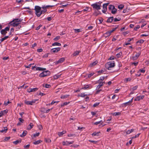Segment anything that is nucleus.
Wrapping results in <instances>:
<instances>
[{
  "label": "nucleus",
  "instance_id": "f257e3e1",
  "mask_svg": "<svg viewBox=\"0 0 149 149\" xmlns=\"http://www.w3.org/2000/svg\"><path fill=\"white\" fill-rule=\"evenodd\" d=\"M42 7L39 6H36L35 7L34 10L35 11V14L38 17H39L42 14H44L46 12L47 10L45 9L41 10Z\"/></svg>",
  "mask_w": 149,
  "mask_h": 149
},
{
  "label": "nucleus",
  "instance_id": "f03ea898",
  "mask_svg": "<svg viewBox=\"0 0 149 149\" xmlns=\"http://www.w3.org/2000/svg\"><path fill=\"white\" fill-rule=\"evenodd\" d=\"M115 66V63L114 61H111L107 62L105 65V67L109 70H111V68L114 67Z\"/></svg>",
  "mask_w": 149,
  "mask_h": 149
},
{
  "label": "nucleus",
  "instance_id": "7ed1b4c3",
  "mask_svg": "<svg viewBox=\"0 0 149 149\" xmlns=\"http://www.w3.org/2000/svg\"><path fill=\"white\" fill-rule=\"evenodd\" d=\"M50 72L48 70H47L42 72L40 73L39 75V76L40 77H44L50 75Z\"/></svg>",
  "mask_w": 149,
  "mask_h": 149
},
{
  "label": "nucleus",
  "instance_id": "20e7f679",
  "mask_svg": "<svg viewBox=\"0 0 149 149\" xmlns=\"http://www.w3.org/2000/svg\"><path fill=\"white\" fill-rule=\"evenodd\" d=\"M38 100L37 99L33 100L31 101H27L26 100L24 101V103L27 105H33Z\"/></svg>",
  "mask_w": 149,
  "mask_h": 149
},
{
  "label": "nucleus",
  "instance_id": "39448f33",
  "mask_svg": "<svg viewBox=\"0 0 149 149\" xmlns=\"http://www.w3.org/2000/svg\"><path fill=\"white\" fill-rule=\"evenodd\" d=\"M97 83H99V85L96 87V90H98L105 84V82L100 81H97Z\"/></svg>",
  "mask_w": 149,
  "mask_h": 149
},
{
  "label": "nucleus",
  "instance_id": "423d86ee",
  "mask_svg": "<svg viewBox=\"0 0 149 149\" xmlns=\"http://www.w3.org/2000/svg\"><path fill=\"white\" fill-rule=\"evenodd\" d=\"M92 88L91 84L84 85V86L81 88V89L88 90L91 89Z\"/></svg>",
  "mask_w": 149,
  "mask_h": 149
},
{
  "label": "nucleus",
  "instance_id": "0eeeda50",
  "mask_svg": "<svg viewBox=\"0 0 149 149\" xmlns=\"http://www.w3.org/2000/svg\"><path fill=\"white\" fill-rule=\"evenodd\" d=\"M91 6L93 8H95L97 10H100L101 9L100 6L97 4L96 3L93 4Z\"/></svg>",
  "mask_w": 149,
  "mask_h": 149
},
{
  "label": "nucleus",
  "instance_id": "6e6552de",
  "mask_svg": "<svg viewBox=\"0 0 149 149\" xmlns=\"http://www.w3.org/2000/svg\"><path fill=\"white\" fill-rule=\"evenodd\" d=\"M109 3H104L103 5V9L102 10V12L105 13L107 11V7L109 5Z\"/></svg>",
  "mask_w": 149,
  "mask_h": 149
},
{
  "label": "nucleus",
  "instance_id": "1a4fd4ad",
  "mask_svg": "<svg viewBox=\"0 0 149 149\" xmlns=\"http://www.w3.org/2000/svg\"><path fill=\"white\" fill-rule=\"evenodd\" d=\"M61 48L60 47H57L52 48L51 49V52L54 53H57L58 52L60 51Z\"/></svg>",
  "mask_w": 149,
  "mask_h": 149
},
{
  "label": "nucleus",
  "instance_id": "9d476101",
  "mask_svg": "<svg viewBox=\"0 0 149 149\" xmlns=\"http://www.w3.org/2000/svg\"><path fill=\"white\" fill-rule=\"evenodd\" d=\"M38 90V88H29L27 89V92L28 93H30L33 92H35Z\"/></svg>",
  "mask_w": 149,
  "mask_h": 149
},
{
  "label": "nucleus",
  "instance_id": "9b49d317",
  "mask_svg": "<svg viewBox=\"0 0 149 149\" xmlns=\"http://www.w3.org/2000/svg\"><path fill=\"white\" fill-rule=\"evenodd\" d=\"M144 95L138 96L135 98L134 99V100L135 101H140V100L143 99L144 98Z\"/></svg>",
  "mask_w": 149,
  "mask_h": 149
},
{
  "label": "nucleus",
  "instance_id": "f8f14e48",
  "mask_svg": "<svg viewBox=\"0 0 149 149\" xmlns=\"http://www.w3.org/2000/svg\"><path fill=\"white\" fill-rule=\"evenodd\" d=\"M19 24V23H16L13 22H11L10 23V24L13 25L14 27H17Z\"/></svg>",
  "mask_w": 149,
  "mask_h": 149
},
{
  "label": "nucleus",
  "instance_id": "ddd939ff",
  "mask_svg": "<svg viewBox=\"0 0 149 149\" xmlns=\"http://www.w3.org/2000/svg\"><path fill=\"white\" fill-rule=\"evenodd\" d=\"M54 6V5H43L42 6V8L43 9H46L47 8H48L49 7H53Z\"/></svg>",
  "mask_w": 149,
  "mask_h": 149
},
{
  "label": "nucleus",
  "instance_id": "4468645a",
  "mask_svg": "<svg viewBox=\"0 0 149 149\" xmlns=\"http://www.w3.org/2000/svg\"><path fill=\"white\" fill-rule=\"evenodd\" d=\"M100 132H94L92 134V135L93 136H98L100 135Z\"/></svg>",
  "mask_w": 149,
  "mask_h": 149
},
{
  "label": "nucleus",
  "instance_id": "2eb2a0df",
  "mask_svg": "<svg viewBox=\"0 0 149 149\" xmlns=\"http://www.w3.org/2000/svg\"><path fill=\"white\" fill-rule=\"evenodd\" d=\"M65 60L64 58L63 57L60 58L56 62V64L60 63L63 62Z\"/></svg>",
  "mask_w": 149,
  "mask_h": 149
},
{
  "label": "nucleus",
  "instance_id": "dca6fc26",
  "mask_svg": "<svg viewBox=\"0 0 149 149\" xmlns=\"http://www.w3.org/2000/svg\"><path fill=\"white\" fill-rule=\"evenodd\" d=\"M8 110L7 109H6L3 111H1L0 112V114H1L2 116L4 115H5L8 112Z\"/></svg>",
  "mask_w": 149,
  "mask_h": 149
},
{
  "label": "nucleus",
  "instance_id": "f3484780",
  "mask_svg": "<svg viewBox=\"0 0 149 149\" xmlns=\"http://www.w3.org/2000/svg\"><path fill=\"white\" fill-rule=\"evenodd\" d=\"M33 126V124L32 123H30L29 125H28L27 127V130H30Z\"/></svg>",
  "mask_w": 149,
  "mask_h": 149
},
{
  "label": "nucleus",
  "instance_id": "a211bd4d",
  "mask_svg": "<svg viewBox=\"0 0 149 149\" xmlns=\"http://www.w3.org/2000/svg\"><path fill=\"white\" fill-rule=\"evenodd\" d=\"M8 130L7 128L6 127H5L3 128L1 130H0V132L1 133H6Z\"/></svg>",
  "mask_w": 149,
  "mask_h": 149
},
{
  "label": "nucleus",
  "instance_id": "6ab92c4d",
  "mask_svg": "<svg viewBox=\"0 0 149 149\" xmlns=\"http://www.w3.org/2000/svg\"><path fill=\"white\" fill-rule=\"evenodd\" d=\"M70 96L69 95H62L61 96V98L63 99H66L68 98Z\"/></svg>",
  "mask_w": 149,
  "mask_h": 149
},
{
  "label": "nucleus",
  "instance_id": "aec40b11",
  "mask_svg": "<svg viewBox=\"0 0 149 149\" xmlns=\"http://www.w3.org/2000/svg\"><path fill=\"white\" fill-rule=\"evenodd\" d=\"M113 17H109L107 19V22H111L113 20Z\"/></svg>",
  "mask_w": 149,
  "mask_h": 149
},
{
  "label": "nucleus",
  "instance_id": "412c9836",
  "mask_svg": "<svg viewBox=\"0 0 149 149\" xmlns=\"http://www.w3.org/2000/svg\"><path fill=\"white\" fill-rule=\"evenodd\" d=\"M27 132V131L26 130L24 131L22 134L20 135V136L22 137H24L26 135Z\"/></svg>",
  "mask_w": 149,
  "mask_h": 149
},
{
  "label": "nucleus",
  "instance_id": "4be33fe9",
  "mask_svg": "<svg viewBox=\"0 0 149 149\" xmlns=\"http://www.w3.org/2000/svg\"><path fill=\"white\" fill-rule=\"evenodd\" d=\"M97 63V61H95L94 62L91 63L89 65V66L92 67L93 66L95 65Z\"/></svg>",
  "mask_w": 149,
  "mask_h": 149
},
{
  "label": "nucleus",
  "instance_id": "5701e85b",
  "mask_svg": "<svg viewBox=\"0 0 149 149\" xmlns=\"http://www.w3.org/2000/svg\"><path fill=\"white\" fill-rule=\"evenodd\" d=\"M66 132V131H64L61 132H58V135L59 136H61L63 134H65Z\"/></svg>",
  "mask_w": 149,
  "mask_h": 149
},
{
  "label": "nucleus",
  "instance_id": "b1692460",
  "mask_svg": "<svg viewBox=\"0 0 149 149\" xmlns=\"http://www.w3.org/2000/svg\"><path fill=\"white\" fill-rule=\"evenodd\" d=\"M103 123V121L102 120H101L100 121L96 122L94 123H93V124H94L95 125H97L99 124H100V125H102V124Z\"/></svg>",
  "mask_w": 149,
  "mask_h": 149
},
{
  "label": "nucleus",
  "instance_id": "393cba45",
  "mask_svg": "<svg viewBox=\"0 0 149 149\" xmlns=\"http://www.w3.org/2000/svg\"><path fill=\"white\" fill-rule=\"evenodd\" d=\"M61 75V74H56L55 75L54 77V78L55 79H58V78L60 77Z\"/></svg>",
  "mask_w": 149,
  "mask_h": 149
},
{
  "label": "nucleus",
  "instance_id": "a878e982",
  "mask_svg": "<svg viewBox=\"0 0 149 149\" xmlns=\"http://www.w3.org/2000/svg\"><path fill=\"white\" fill-rule=\"evenodd\" d=\"M42 141L40 140H39L38 141H36L35 142H33V144L37 145L39 144Z\"/></svg>",
  "mask_w": 149,
  "mask_h": 149
},
{
  "label": "nucleus",
  "instance_id": "bb28decb",
  "mask_svg": "<svg viewBox=\"0 0 149 149\" xmlns=\"http://www.w3.org/2000/svg\"><path fill=\"white\" fill-rule=\"evenodd\" d=\"M88 95V94H85V93H81L80 95H78V96L79 97H84L85 96H86L87 95Z\"/></svg>",
  "mask_w": 149,
  "mask_h": 149
},
{
  "label": "nucleus",
  "instance_id": "cd10ccee",
  "mask_svg": "<svg viewBox=\"0 0 149 149\" xmlns=\"http://www.w3.org/2000/svg\"><path fill=\"white\" fill-rule=\"evenodd\" d=\"M80 51H75L72 54L73 56H75L78 55Z\"/></svg>",
  "mask_w": 149,
  "mask_h": 149
},
{
  "label": "nucleus",
  "instance_id": "c85d7f7f",
  "mask_svg": "<svg viewBox=\"0 0 149 149\" xmlns=\"http://www.w3.org/2000/svg\"><path fill=\"white\" fill-rule=\"evenodd\" d=\"M134 130V129H131V130H128L126 132V134H130V133L132 132Z\"/></svg>",
  "mask_w": 149,
  "mask_h": 149
},
{
  "label": "nucleus",
  "instance_id": "c756f323",
  "mask_svg": "<svg viewBox=\"0 0 149 149\" xmlns=\"http://www.w3.org/2000/svg\"><path fill=\"white\" fill-rule=\"evenodd\" d=\"M131 80V79L130 77L126 78L124 79V81L125 83H126L128 81H130Z\"/></svg>",
  "mask_w": 149,
  "mask_h": 149
},
{
  "label": "nucleus",
  "instance_id": "7c9ffc66",
  "mask_svg": "<svg viewBox=\"0 0 149 149\" xmlns=\"http://www.w3.org/2000/svg\"><path fill=\"white\" fill-rule=\"evenodd\" d=\"M61 45V44L60 43H58L57 42H55L52 44V46H60Z\"/></svg>",
  "mask_w": 149,
  "mask_h": 149
},
{
  "label": "nucleus",
  "instance_id": "2f4dec72",
  "mask_svg": "<svg viewBox=\"0 0 149 149\" xmlns=\"http://www.w3.org/2000/svg\"><path fill=\"white\" fill-rule=\"evenodd\" d=\"M8 37V36H6L4 37V38H2L1 39H0L1 42H0V43L1 42L7 39Z\"/></svg>",
  "mask_w": 149,
  "mask_h": 149
},
{
  "label": "nucleus",
  "instance_id": "473e14b6",
  "mask_svg": "<svg viewBox=\"0 0 149 149\" xmlns=\"http://www.w3.org/2000/svg\"><path fill=\"white\" fill-rule=\"evenodd\" d=\"M113 8H114V6L113 5H109L108 8L109 10L111 11Z\"/></svg>",
  "mask_w": 149,
  "mask_h": 149
},
{
  "label": "nucleus",
  "instance_id": "72a5a7b5",
  "mask_svg": "<svg viewBox=\"0 0 149 149\" xmlns=\"http://www.w3.org/2000/svg\"><path fill=\"white\" fill-rule=\"evenodd\" d=\"M20 21H21V20L20 19L17 18L13 19L12 22H15L16 23H18V22Z\"/></svg>",
  "mask_w": 149,
  "mask_h": 149
},
{
  "label": "nucleus",
  "instance_id": "f704fd0d",
  "mask_svg": "<svg viewBox=\"0 0 149 149\" xmlns=\"http://www.w3.org/2000/svg\"><path fill=\"white\" fill-rule=\"evenodd\" d=\"M116 9L114 7V8H113V9L111 10V12L112 13L114 14L116 13Z\"/></svg>",
  "mask_w": 149,
  "mask_h": 149
},
{
  "label": "nucleus",
  "instance_id": "c9c22d12",
  "mask_svg": "<svg viewBox=\"0 0 149 149\" xmlns=\"http://www.w3.org/2000/svg\"><path fill=\"white\" fill-rule=\"evenodd\" d=\"M1 33L2 34L5 35L6 33V32L4 29H2L1 31Z\"/></svg>",
  "mask_w": 149,
  "mask_h": 149
},
{
  "label": "nucleus",
  "instance_id": "e433bc0d",
  "mask_svg": "<svg viewBox=\"0 0 149 149\" xmlns=\"http://www.w3.org/2000/svg\"><path fill=\"white\" fill-rule=\"evenodd\" d=\"M122 52H120L119 53L116 54V56L118 58H119L122 56Z\"/></svg>",
  "mask_w": 149,
  "mask_h": 149
},
{
  "label": "nucleus",
  "instance_id": "4c0bfd02",
  "mask_svg": "<svg viewBox=\"0 0 149 149\" xmlns=\"http://www.w3.org/2000/svg\"><path fill=\"white\" fill-rule=\"evenodd\" d=\"M21 142V140H16L15 141H14L13 142V143L17 145L19 143H20Z\"/></svg>",
  "mask_w": 149,
  "mask_h": 149
},
{
  "label": "nucleus",
  "instance_id": "58836bf2",
  "mask_svg": "<svg viewBox=\"0 0 149 149\" xmlns=\"http://www.w3.org/2000/svg\"><path fill=\"white\" fill-rule=\"evenodd\" d=\"M74 30L75 33H79L81 31L80 29H74Z\"/></svg>",
  "mask_w": 149,
  "mask_h": 149
},
{
  "label": "nucleus",
  "instance_id": "ea45409f",
  "mask_svg": "<svg viewBox=\"0 0 149 149\" xmlns=\"http://www.w3.org/2000/svg\"><path fill=\"white\" fill-rule=\"evenodd\" d=\"M116 27L115 28H113L111 30L109 31L110 32H111V33L113 32V31H115L118 27V25H116Z\"/></svg>",
  "mask_w": 149,
  "mask_h": 149
},
{
  "label": "nucleus",
  "instance_id": "a19ab883",
  "mask_svg": "<svg viewBox=\"0 0 149 149\" xmlns=\"http://www.w3.org/2000/svg\"><path fill=\"white\" fill-rule=\"evenodd\" d=\"M124 7V5L123 4H120L118 6V8L120 10L122 9Z\"/></svg>",
  "mask_w": 149,
  "mask_h": 149
},
{
  "label": "nucleus",
  "instance_id": "79ce46f5",
  "mask_svg": "<svg viewBox=\"0 0 149 149\" xmlns=\"http://www.w3.org/2000/svg\"><path fill=\"white\" fill-rule=\"evenodd\" d=\"M69 103H70V102H65L64 103H62V104H61V107H63L65 105H66L68 104Z\"/></svg>",
  "mask_w": 149,
  "mask_h": 149
},
{
  "label": "nucleus",
  "instance_id": "37998d69",
  "mask_svg": "<svg viewBox=\"0 0 149 149\" xmlns=\"http://www.w3.org/2000/svg\"><path fill=\"white\" fill-rule=\"evenodd\" d=\"M63 146H68V141H63Z\"/></svg>",
  "mask_w": 149,
  "mask_h": 149
},
{
  "label": "nucleus",
  "instance_id": "c03bdc74",
  "mask_svg": "<svg viewBox=\"0 0 149 149\" xmlns=\"http://www.w3.org/2000/svg\"><path fill=\"white\" fill-rule=\"evenodd\" d=\"M43 87H45L46 88H49L50 87H51V85L49 84H46L45 85V86H44V85H43Z\"/></svg>",
  "mask_w": 149,
  "mask_h": 149
},
{
  "label": "nucleus",
  "instance_id": "a18cd8bd",
  "mask_svg": "<svg viewBox=\"0 0 149 149\" xmlns=\"http://www.w3.org/2000/svg\"><path fill=\"white\" fill-rule=\"evenodd\" d=\"M140 26L139 25H137L136 26H135L134 28V31H137L138 29H139Z\"/></svg>",
  "mask_w": 149,
  "mask_h": 149
},
{
  "label": "nucleus",
  "instance_id": "49530a36",
  "mask_svg": "<svg viewBox=\"0 0 149 149\" xmlns=\"http://www.w3.org/2000/svg\"><path fill=\"white\" fill-rule=\"evenodd\" d=\"M40 135V133L39 132H36L35 134H33V137H36V136H39Z\"/></svg>",
  "mask_w": 149,
  "mask_h": 149
},
{
  "label": "nucleus",
  "instance_id": "de8ad7c7",
  "mask_svg": "<svg viewBox=\"0 0 149 149\" xmlns=\"http://www.w3.org/2000/svg\"><path fill=\"white\" fill-rule=\"evenodd\" d=\"M36 70L39 71H42L43 70V69L41 67H36Z\"/></svg>",
  "mask_w": 149,
  "mask_h": 149
},
{
  "label": "nucleus",
  "instance_id": "09e8293b",
  "mask_svg": "<svg viewBox=\"0 0 149 149\" xmlns=\"http://www.w3.org/2000/svg\"><path fill=\"white\" fill-rule=\"evenodd\" d=\"M144 42V40L142 39H141L137 42L136 43H142Z\"/></svg>",
  "mask_w": 149,
  "mask_h": 149
},
{
  "label": "nucleus",
  "instance_id": "8fccbe9b",
  "mask_svg": "<svg viewBox=\"0 0 149 149\" xmlns=\"http://www.w3.org/2000/svg\"><path fill=\"white\" fill-rule=\"evenodd\" d=\"M141 54V52H139L138 53H136V54L135 55V56L137 58H138V57Z\"/></svg>",
  "mask_w": 149,
  "mask_h": 149
},
{
  "label": "nucleus",
  "instance_id": "3c124183",
  "mask_svg": "<svg viewBox=\"0 0 149 149\" xmlns=\"http://www.w3.org/2000/svg\"><path fill=\"white\" fill-rule=\"evenodd\" d=\"M89 141L90 142L92 143H93L94 144H96L97 143V141H95L91 140H89Z\"/></svg>",
  "mask_w": 149,
  "mask_h": 149
},
{
  "label": "nucleus",
  "instance_id": "603ef678",
  "mask_svg": "<svg viewBox=\"0 0 149 149\" xmlns=\"http://www.w3.org/2000/svg\"><path fill=\"white\" fill-rule=\"evenodd\" d=\"M60 36H57L54 39V41H57L59 39Z\"/></svg>",
  "mask_w": 149,
  "mask_h": 149
},
{
  "label": "nucleus",
  "instance_id": "864d4df0",
  "mask_svg": "<svg viewBox=\"0 0 149 149\" xmlns=\"http://www.w3.org/2000/svg\"><path fill=\"white\" fill-rule=\"evenodd\" d=\"M68 137H71V136H75V135L74 134H69L68 135Z\"/></svg>",
  "mask_w": 149,
  "mask_h": 149
},
{
  "label": "nucleus",
  "instance_id": "5fc2aeb1",
  "mask_svg": "<svg viewBox=\"0 0 149 149\" xmlns=\"http://www.w3.org/2000/svg\"><path fill=\"white\" fill-rule=\"evenodd\" d=\"M121 19L120 18L118 19L117 18H115L113 19V21L114 22H116L120 21V20Z\"/></svg>",
  "mask_w": 149,
  "mask_h": 149
},
{
  "label": "nucleus",
  "instance_id": "6e6d98bb",
  "mask_svg": "<svg viewBox=\"0 0 149 149\" xmlns=\"http://www.w3.org/2000/svg\"><path fill=\"white\" fill-rule=\"evenodd\" d=\"M111 33L110 32V31H108L107 32L105 33V34L107 36H109L110 35Z\"/></svg>",
  "mask_w": 149,
  "mask_h": 149
},
{
  "label": "nucleus",
  "instance_id": "4d7b16f0",
  "mask_svg": "<svg viewBox=\"0 0 149 149\" xmlns=\"http://www.w3.org/2000/svg\"><path fill=\"white\" fill-rule=\"evenodd\" d=\"M100 104V102H97L95 103L93 105V107H96L98 105Z\"/></svg>",
  "mask_w": 149,
  "mask_h": 149
},
{
  "label": "nucleus",
  "instance_id": "13d9d810",
  "mask_svg": "<svg viewBox=\"0 0 149 149\" xmlns=\"http://www.w3.org/2000/svg\"><path fill=\"white\" fill-rule=\"evenodd\" d=\"M105 78L104 77H101L99 79L98 81H103Z\"/></svg>",
  "mask_w": 149,
  "mask_h": 149
},
{
  "label": "nucleus",
  "instance_id": "bf43d9fd",
  "mask_svg": "<svg viewBox=\"0 0 149 149\" xmlns=\"http://www.w3.org/2000/svg\"><path fill=\"white\" fill-rule=\"evenodd\" d=\"M120 113L119 112H115L113 113V114L115 116L120 115Z\"/></svg>",
  "mask_w": 149,
  "mask_h": 149
},
{
  "label": "nucleus",
  "instance_id": "052dcab7",
  "mask_svg": "<svg viewBox=\"0 0 149 149\" xmlns=\"http://www.w3.org/2000/svg\"><path fill=\"white\" fill-rule=\"evenodd\" d=\"M42 26V25H41V24H40L37 27V28H36V30H39L40 29V28Z\"/></svg>",
  "mask_w": 149,
  "mask_h": 149
},
{
  "label": "nucleus",
  "instance_id": "680f3d73",
  "mask_svg": "<svg viewBox=\"0 0 149 149\" xmlns=\"http://www.w3.org/2000/svg\"><path fill=\"white\" fill-rule=\"evenodd\" d=\"M94 74V73H92L88 74V78H90Z\"/></svg>",
  "mask_w": 149,
  "mask_h": 149
},
{
  "label": "nucleus",
  "instance_id": "e2e57ef3",
  "mask_svg": "<svg viewBox=\"0 0 149 149\" xmlns=\"http://www.w3.org/2000/svg\"><path fill=\"white\" fill-rule=\"evenodd\" d=\"M60 4L61 5L62 7H66L68 5V4H65L64 3H61Z\"/></svg>",
  "mask_w": 149,
  "mask_h": 149
},
{
  "label": "nucleus",
  "instance_id": "0e129e2a",
  "mask_svg": "<svg viewBox=\"0 0 149 149\" xmlns=\"http://www.w3.org/2000/svg\"><path fill=\"white\" fill-rule=\"evenodd\" d=\"M139 71L142 73H144L145 72V70L144 69H140Z\"/></svg>",
  "mask_w": 149,
  "mask_h": 149
},
{
  "label": "nucleus",
  "instance_id": "69168bd1",
  "mask_svg": "<svg viewBox=\"0 0 149 149\" xmlns=\"http://www.w3.org/2000/svg\"><path fill=\"white\" fill-rule=\"evenodd\" d=\"M140 134V133L137 134L136 135H135L134 136L132 137V138L134 139V138H135L138 137L139 136Z\"/></svg>",
  "mask_w": 149,
  "mask_h": 149
},
{
  "label": "nucleus",
  "instance_id": "338daca9",
  "mask_svg": "<svg viewBox=\"0 0 149 149\" xmlns=\"http://www.w3.org/2000/svg\"><path fill=\"white\" fill-rule=\"evenodd\" d=\"M10 29V27L9 26H7L4 29L6 31H8Z\"/></svg>",
  "mask_w": 149,
  "mask_h": 149
},
{
  "label": "nucleus",
  "instance_id": "774afa93",
  "mask_svg": "<svg viewBox=\"0 0 149 149\" xmlns=\"http://www.w3.org/2000/svg\"><path fill=\"white\" fill-rule=\"evenodd\" d=\"M19 121L21 123H23L24 122V120L22 119L21 118H19Z\"/></svg>",
  "mask_w": 149,
  "mask_h": 149
}]
</instances>
